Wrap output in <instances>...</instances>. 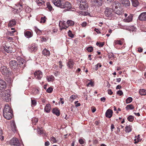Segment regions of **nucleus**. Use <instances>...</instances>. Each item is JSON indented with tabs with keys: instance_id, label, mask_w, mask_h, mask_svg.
<instances>
[{
	"instance_id": "1",
	"label": "nucleus",
	"mask_w": 146,
	"mask_h": 146,
	"mask_svg": "<svg viewBox=\"0 0 146 146\" xmlns=\"http://www.w3.org/2000/svg\"><path fill=\"white\" fill-rule=\"evenodd\" d=\"M13 111L9 104H6L3 111L4 117L7 119H10L13 116Z\"/></svg>"
},
{
	"instance_id": "2",
	"label": "nucleus",
	"mask_w": 146,
	"mask_h": 146,
	"mask_svg": "<svg viewBox=\"0 0 146 146\" xmlns=\"http://www.w3.org/2000/svg\"><path fill=\"white\" fill-rule=\"evenodd\" d=\"M77 3L79 5V8L81 10H86L88 8V4L85 0H78Z\"/></svg>"
},
{
	"instance_id": "3",
	"label": "nucleus",
	"mask_w": 146,
	"mask_h": 146,
	"mask_svg": "<svg viewBox=\"0 0 146 146\" xmlns=\"http://www.w3.org/2000/svg\"><path fill=\"white\" fill-rule=\"evenodd\" d=\"M9 143L13 146H20L21 144L18 139L16 138L13 137L9 141Z\"/></svg>"
},
{
	"instance_id": "4",
	"label": "nucleus",
	"mask_w": 146,
	"mask_h": 146,
	"mask_svg": "<svg viewBox=\"0 0 146 146\" xmlns=\"http://www.w3.org/2000/svg\"><path fill=\"white\" fill-rule=\"evenodd\" d=\"M113 13V11L111 8H107L104 12L105 15L108 17H110L112 16Z\"/></svg>"
},
{
	"instance_id": "5",
	"label": "nucleus",
	"mask_w": 146,
	"mask_h": 146,
	"mask_svg": "<svg viewBox=\"0 0 146 146\" xmlns=\"http://www.w3.org/2000/svg\"><path fill=\"white\" fill-rule=\"evenodd\" d=\"M0 70L1 73L3 75H5L10 73L11 72L10 71L8 70L7 67L4 66L1 67Z\"/></svg>"
},
{
	"instance_id": "6",
	"label": "nucleus",
	"mask_w": 146,
	"mask_h": 146,
	"mask_svg": "<svg viewBox=\"0 0 146 146\" xmlns=\"http://www.w3.org/2000/svg\"><path fill=\"white\" fill-rule=\"evenodd\" d=\"M71 7L70 4L68 2H66L64 3L63 2L60 8H65L66 10L68 11L70 9Z\"/></svg>"
},
{
	"instance_id": "7",
	"label": "nucleus",
	"mask_w": 146,
	"mask_h": 146,
	"mask_svg": "<svg viewBox=\"0 0 146 146\" xmlns=\"http://www.w3.org/2000/svg\"><path fill=\"white\" fill-rule=\"evenodd\" d=\"M17 60L18 61V64L20 67L23 68L25 66V61L24 59L21 58L20 57L17 58Z\"/></svg>"
},
{
	"instance_id": "8",
	"label": "nucleus",
	"mask_w": 146,
	"mask_h": 146,
	"mask_svg": "<svg viewBox=\"0 0 146 146\" xmlns=\"http://www.w3.org/2000/svg\"><path fill=\"white\" fill-rule=\"evenodd\" d=\"M9 65L12 69H15L17 68L18 64L17 62L15 60H12L10 61Z\"/></svg>"
},
{
	"instance_id": "9",
	"label": "nucleus",
	"mask_w": 146,
	"mask_h": 146,
	"mask_svg": "<svg viewBox=\"0 0 146 146\" xmlns=\"http://www.w3.org/2000/svg\"><path fill=\"white\" fill-rule=\"evenodd\" d=\"M34 76L38 80H40L42 77V72L40 70L36 71L34 74Z\"/></svg>"
},
{
	"instance_id": "10",
	"label": "nucleus",
	"mask_w": 146,
	"mask_h": 146,
	"mask_svg": "<svg viewBox=\"0 0 146 146\" xmlns=\"http://www.w3.org/2000/svg\"><path fill=\"white\" fill-rule=\"evenodd\" d=\"M22 6L21 3L18 4L17 5H16V7H15L14 10L15 12H16L17 13L20 12L22 9Z\"/></svg>"
},
{
	"instance_id": "11",
	"label": "nucleus",
	"mask_w": 146,
	"mask_h": 146,
	"mask_svg": "<svg viewBox=\"0 0 146 146\" xmlns=\"http://www.w3.org/2000/svg\"><path fill=\"white\" fill-rule=\"evenodd\" d=\"M139 20L143 21H146V12L141 13L138 17Z\"/></svg>"
},
{
	"instance_id": "12",
	"label": "nucleus",
	"mask_w": 146,
	"mask_h": 146,
	"mask_svg": "<svg viewBox=\"0 0 146 146\" xmlns=\"http://www.w3.org/2000/svg\"><path fill=\"white\" fill-rule=\"evenodd\" d=\"M52 2L56 6L61 8L63 1L61 0H54Z\"/></svg>"
},
{
	"instance_id": "13",
	"label": "nucleus",
	"mask_w": 146,
	"mask_h": 146,
	"mask_svg": "<svg viewBox=\"0 0 146 146\" xmlns=\"http://www.w3.org/2000/svg\"><path fill=\"white\" fill-rule=\"evenodd\" d=\"M119 3L116 1H114L112 3V10L114 11H115L116 9H118V8H119Z\"/></svg>"
},
{
	"instance_id": "14",
	"label": "nucleus",
	"mask_w": 146,
	"mask_h": 146,
	"mask_svg": "<svg viewBox=\"0 0 146 146\" xmlns=\"http://www.w3.org/2000/svg\"><path fill=\"white\" fill-rule=\"evenodd\" d=\"M102 1L100 0H91V2L93 5L98 6L101 5Z\"/></svg>"
},
{
	"instance_id": "15",
	"label": "nucleus",
	"mask_w": 146,
	"mask_h": 146,
	"mask_svg": "<svg viewBox=\"0 0 146 146\" xmlns=\"http://www.w3.org/2000/svg\"><path fill=\"white\" fill-rule=\"evenodd\" d=\"M6 87V84L5 82L2 79H0V90L5 89Z\"/></svg>"
},
{
	"instance_id": "16",
	"label": "nucleus",
	"mask_w": 146,
	"mask_h": 146,
	"mask_svg": "<svg viewBox=\"0 0 146 146\" xmlns=\"http://www.w3.org/2000/svg\"><path fill=\"white\" fill-rule=\"evenodd\" d=\"M113 111L111 109L108 110L106 113V117L110 118L112 115Z\"/></svg>"
},
{
	"instance_id": "17",
	"label": "nucleus",
	"mask_w": 146,
	"mask_h": 146,
	"mask_svg": "<svg viewBox=\"0 0 146 146\" xmlns=\"http://www.w3.org/2000/svg\"><path fill=\"white\" fill-rule=\"evenodd\" d=\"M120 2L126 7L129 6L130 5V3L129 0H121Z\"/></svg>"
},
{
	"instance_id": "18",
	"label": "nucleus",
	"mask_w": 146,
	"mask_h": 146,
	"mask_svg": "<svg viewBox=\"0 0 146 146\" xmlns=\"http://www.w3.org/2000/svg\"><path fill=\"white\" fill-rule=\"evenodd\" d=\"M51 107L50 105V104H47L46 105L45 108L44 110L47 113H49L50 111Z\"/></svg>"
},
{
	"instance_id": "19",
	"label": "nucleus",
	"mask_w": 146,
	"mask_h": 146,
	"mask_svg": "<svg viewBox=\"0 0 146 146\" xmlns=\"http://www.w3.org/2000/svg\"><path fill=\"white\" fill-rule=\"evenodd\" d=\"M16 21L14 19H12L9 21L8 24V26L9 27H12L16 25Z\"/></svg>"
},
{
	"instance_id": "20",
	"label": "nucleus",
	"mask_w": 146,
	"mask_h": 146,
	"mask_svg": "<svg viewBox=\"0 0 146 146\" xmlns=\"http://www.w3.org/2000/svg\"><path fill=\"white\" fill-rule=\"evenodd\" d=\"M53 113L55 114L57 116H59L60 115V111L57 108H54L52 110Z\"/></svg>"
},
{
	"instance_id": "21",
	"label": "nucleus",
	"mask_w": 146,
	"mask_h": 146,
	"mask_svg": "<svg viewBox=\"0 0 146 146\" xmlns=\"http://www.w3.org/2000/svg\"><path fill=\"white\" fill-rule=\"evenodd\" d=\"M133 16L131 15H130L127 18L124 19L123 21L126 22H129L131 21L132 20Z\"/></svg>"
},
{
	"instance_id": "22",
	"label": "nucleus",
	"mask_w": 146,
	"mask_h": 146,
	"mask_svg": "<svg viewBox=\"0 0 146 146\" xmlns=\"http://www.w3.org/2000/svg\"><path fill=\"white\" fill-rule=\"evenodd\" d=\"M115 13L118 15H122L123 12V9L120 7H119V9L115 10Z\"/></svg>"
},
{
	"instance_id": "23",
	"label": "nucleus",
	"mask_w": 146,
	"mask_h": 146,
	"mask_svg": "<svg viewBox=\"0 0 146 146\" xmlns=\"http://www.w3.org/2000/svg\"><path fill=\"white\" fill-rule=\"evenodd\" d=\"M50 52L46 48H44L42 51V53L45 56H48L50 55Z\"/></svg>"
},
{
	"instance_id": "24",
	"label": "nucleus",
	"mask_w": 146,
	"mask_h": 146,
	"mask_svg": "<svg viewBox=\"0 0 146 146\" xmlns=\"http://www.w3.org/2000/svg\"><path fill=\"white\" fill-rule=\"evenodd\" d=\"M4 48L5 51H6L7 53H11L13 52L12 48L10 46L7 47L5 46V47H4Z\"/></svg>"
},
{
	"instance_id": "25",
	"label": "nucleus",
	"mask_w": 146,
	"mask_h": 146,
	"mask_svg": "<svg viewBox=\"0 0 146 146\" xmlns=\"http://www.w3.org/2000/svg\"><path fill=\"white\" fill-rule=\"evenodd\" d=\"M25 36L27 38H30L33 36L32 33L30 32L27 31L24 33Z\"/></svg>"
},
{
	"instance_id": "26",
	"label": "nucleus",
	"mask_w": 146,
	"mask_h": 146,
	"mask_svg": "<svg viewBox=\"0 0 146 146\" xmlns=\"http://www.w3.org/2000/svg\"><path fill=\"white\" fill-rule=\"evenodd\" d=\"M132 2L133 6L136 7L139 5V3L137 0H131Z\"/></svg>"
},
{
	"instance_id": "27",
	"label": "nucleus",
	"mask_w": 146,
	"mask_h": 146,
	"mask_svg": "<svg viewBox=\"0 0 146 146\" xmlns=\"http://www.w3.org/2000/svg\"><path fill=\"white\" fill-rule=\"evenodd\" d=\"M9 92H7V95L6 97L3 98V99L5 101L8 102L10 99V95Z\"/></svg>"
},
{
	"instance_id": "28",
	"label": "nucleus",
	"mask_w": 146,
	"mask_h": 146,
	"mask_svg": "<svg viewBox=\"0 0 146 146\" xmlns=\"http://www.w3.org/2000/svg\"><path fill=\"white\" fill-rule=\"evenodd\" d=\"M30 50L31 51H35L37 49L36 46L35 44H32L30 47Z\"/></svg>"
},
{
	"instance_id": "29",
	"label": "nucleus",
	"mask_w": 146,
	"mask_h": 146,
	"mask_svg": "<svg viewBox=\"0 0 146 146\" xmlns=\"http://www.w3.org/2000/svg\"><path fill=\"white\" fill-rule=\"evenodd\" d=\"M38 6H40L42 4H44L45 3L44 0H35Z\"/></svg>"
},
{
	"instance_id": "30",
	"label": "nucleus",
	"mask_w": 146,
	"mask_h": 146,
	"mask_svg": "<svg viewBox=\"0 0 146 146\" xmlns=\"http://www.w3.org/2000/svg\"><path fill=\"white\" fill-rule=\"evenodd\" d=\"M74 65V63L73 61L71 60H70L68 62L67 64V66L69 67L70 68H72Z\"/></svg>"
},
{
	"instance_id": "31",
	"label": "nucleus",
	"mask_w": 146,
	"mask_h": 146,
	"mask_svg": "<svg viewBox=\"0 0 146 146\" xmlns=\"http://www.w3.org/2000/svg\"><path fill=\"white\" fill-rule=\"evenodd\" d=\"M8 91H9V92H10V91L9 90H8L7 91L6 90L5 91L1 92V97L2 99H3V98H4L7 95V92H8Z\"/></svg>"
},
{
	"instance_id": "32",
	"label": "nucleus",
	"mask_w": 146,
	"mask_h": 146,
	"mask_svg": "<svg viewBox=\"0 0 146 146\" xmlns=\"http://www.w3.org/2000/svg\"><path fill=\"white\" fill-rule=\"evenodd\" d=\"M32 123L33 125H35L38 121V118L36 117H33L32 119L31 120Z\"/></svg>"
},
{
	"instance_id": "33",
	"label": "nucleus",
	"mask_w": 146,
	"mask_h": 146,
	"mask_svg": "<svg viewBox=\"0 0 146 146\" xmlns=\"http://www.w3.org/2000/svg\"><path fill=\"white\" fill-rule=\"evenodd\" d=\"M134 108V107L132 104H129L127 105L126 107V109L127 110H133Z\"/></svg>"
},
{
	"instance_id": "34",
	"label": "nucleus",
	"mask_w": 146,
	"mask_h": 146,
	"mask_svg": "<svg viewBox=\"0 0 146 146\" xmlns=\"http://www.w3.org/2000/svg\"><path fill=\"white\" fill-rule=\"evenodd\" d=\"M139 93L141 95H146V90L143 89H141L139 90Z\"/></svg>"
},
{
	"instance_id": "35",
	"label": "nucleus",
	"mask_w": 146,
	"mask_h": 146,
	"mask_svg": "<svg viewBox=\"0 0 146 146\" xmlns=\"http://www.w3.org/2000/svg\"><path fill=\"white\" fill-rule=\"evenodd\" d=\"M67 23L68 26H72L74 25V22L71 20H68L67 22Z\"/></svg>"
},
{
	"instance_id": "36",
	"label": "nucleus",
	"mask_w": 146,
	"mask_h": 146,
	"mask_svg": "<svg viewBox=\"0 0 146 146\" xmlns=\"http://www.w3.org/2000/svg\"><path fill=\"white\" fill-rule=\"evenodd\" d=\"M77 96L75 95H73L71 96L70 98L69 101L71 102H72L73 100L75 99L76 98Z\"/></svg>"
},
{
	"instance_id": "37",
	"label": "nucleus",
	"mask_w": 146,
	"mask_h": 146,
	"mask_svg": "<svg viewBox=\"0 0 146 146\" xmlns=\"http://www.w3.org/2000/svg\"><path fill=\"white\" fill-rule=\"evenodd\" d=\"M132 101V98L131 97H129L126 100V102L127 104L129 103Z\"/></svg>"
},
{
	"instance_id": "38",
	"label": "nucleus",
	"mask_w": 146,
	"mask_h": 146,
	"mask_svg": "<svg viewBox=\"0 0 146 146\" xmlns=\"http://www.w3.org/2000/svg\"><path fill=\"white\" fill-rule=\"evenodd\" d=\"M68 27V26H66V24H64L61 27H60V30H62L63 29H66Z\"/></svg>"
},
{
	"instance_id": "39",
	"label": "nucleus",
	"mask_w": 146,
	"mask_h": 146,
	"mask_svg": "<svg viewBox=\"0 0 146 146\" xmlns=\"http://www.w3.org/2000/svg\"><path fill=\"white\" fill-rule=\"evenodd\" d=\"M11 128H16V125L14 121H12L11 123Z\"/></svg>"
},
{
	"instance_id": "40",
	"label": "nucleus",
	"mask_w": 146,
	"mask_h": 146,
	"mask_svg": "<svg viewBox=\"0 0 146 146\" xmlns=\"http://www.w3.org/2000/svg\"><path fill=\"white\" fill-rule=\"evenodd\" d=\"M127 119L129 121L132 122L133 121L134 118L133 116L132 115H130L127 117Z\"/></svg>"
},
{
	"instance_id": "41",
	"label": "nucleus",
	"mask_w": 146,
	"mask_h": 146,
	"mask_svg": "<svg viewBox=\"0 0 146 146\" xmlns=\"http://www.w3.org/2000/svg\"><path fill=\"white\" fill-rule=\"evenodd\" d=\"M115 44L122 45L123 44V42L120 40H117L115 41Z\"/></svg>"
},
{
	"instance_id": "42",
	"label": "nucleus",
	"mask_w": 146,
	"mask_h": 146,
	"mask_svg": "<svg viewBox=\"0 0 146 146\" xmlns=\"http://www.w3.org/2000/svg\"><path fill=\"white\" fill-rule=\"evenodd\" d=\"M35 31L36 34L38 35H40L42 33V31L40 30L37 28H36L35 29Z\"/></svg>"
},
{
	"instance_id": "43",
	"label": "nucleus",
	"mask_w": 146,
	"mask_h": 146,
	"mask_svg": "<svg viewBox=\"0 0 146 146\" xmlns=\"http://www.w3.org/2000/svg\"><path fill=\"white\" fill-rule=\"evenodd\" d=\"M42 128H37V131L38 134H42L43 133V131L41 129Z\"/></svg>"
},
{
	"instance_id": "44",
	"label": "nucleus",
	"mask_w": 146,
	"mask_h": 146,
	"mask_svg": "<svg viewBox=\"0 0 146 146\" xmlns=\"http://www.w3.org/2000/svg\"><path fill=\"white\" fill-rule=\"evenodd\" d=\"M68 36H69L71 38H73L74 37V35L70 30L68 32Z\"/></svg>"
},
{
	"instance_id": "45",
	"label": "nucleus",
	"mask_w": 146,
	"mask_h": 146,
	"mask_svg": "<svg viewBox=\"0 0 146 146\" xmlns=\"http://www.w3.org/2000/svg\"><path fill=\"white\" fill-rule=\"evenodd\" d=\"M47 7L50 11H51L52 9V7L51 5L47 3Z\"/></svg>"
},
{
	"instance_id": "46",
	"label": "nucleus",
	"mask_w": 146,
	"mask_h": 146,
	"mask_svg": "<svg viewBox=\"0 0 146 146\" xmlns=\"http://www.w3.org/2000/svg\"><path fill=\"white\" fill-rule=\"evenodd\" d=\"M50 139L51 141L53 142V143H56V140L55 138L54 137H51Z\"/></svg>"
},
{
	"instance_id": "47",
	"label": "nucleus",
	"mask_w": 146,
	"mask_h": 146,
	"mask_svg": "<svg viewBox=\"0 0 146 146\" xmlns=\"http://www.w3.org/2000/svg\"><path fill=\"white\" fill-rule=\"evenodd\" d=\"M52 88L51 87H49L46 90V92L49 93H51L52 91Z\"/></svg>"
},
{
	"instance_id": "48",
	"label": "nucleus",
	"mask_w": 146,
	"mask_h": 146,
	"mask_svg": "<svg viewBox=\"0 0 146 146\" xmlns=\"http://www.w3.org/2000/svg\"><path fill=\"white\" fill-rule=\"evenodd\" d=\"M46 21L45 17H41V18L40 23H44Z\"/></svg>"
},
{
	"instance_id": "49",
	"label": "nucleus",
	"mask_w": 146,
	"mask_h": 146,
	"mask_svg": "<svg viewBox=\"0 0 146 146\" xmlns=\"http://www.w3.org/2000/svg\"><path fill=\"white\" fill-rule=\"evenodd\" d=\"M31 104L32 105L35 106L36 105V102L35 100H31Z\"/></svg>"
},
{
	"instance_id": "50",
	"label": "nucleus",
	"mask_w": 146,
	"mask_h": 146,
	"mask_svg": "<svg viewBox=\"0 0 146 146\" xmlns=\"http://www.w3.org/2000/svg\"><path fill=\"white\" fill-rule=\"evenodd\" d=\"M87 50L88 52H91L92 51L93 48L91 46L87 48Z\"/></svg>"
},
{
	"instance_id": "51",
	"label": "nucleus",
	"mask_w": 146,
	"mask_h": 146,
	"mask_svg": "<svg viewBox=\"0 0 146 146\" xmlns=\"http://www.w3.org/2000/svg\"><path fill=\"white\" fill-rule=\"evenodd\" d=\"M96 44L97 46H99L100 47H102L104 45V44L102 43H99L98 42L96 43Z\"/></svg>"
},
{
	"instance_id": "52",
	"label": "nucleus",
	"mask_w": 146,
	"mask_h": 146,
	"mask_svg": "<svg viewBox=\"0 0 146 146\" xmlns=\"http://www.w3.org/2000/svg\"><path fill=\"white\" fill-rule=\"evenodd\" d=\"M108 58H109L111 59H112V58H113L114 55L113 53H110L108 55Z\"/></svg>"
},
{
	"instance_id": "53",
	"label": "nucleus",
	"mask_w": 146,
	"mask_h": 146,
	"mask_svg": "<svg viewBox=\"0 0 146 146\" xmlns=\"http://www.w3.org/2000/svg\"><path fill=\"white\" fill-rule=\"evenodd\" d=\"M125 129L124 130L126 133H129L132 130L131 128H125Z\"/></svg>"
},
{
	"instance_id": "54",
	"label": "nucleus",
	"mask_w": 146,
	"mask_h": 146,
	"mask_svg": "<svg viewBox=\"0 0 146 146\" xmlns=\"http://www.w3.org/2000/svg\"><path fill=\"white\" fill-rule=\"evenodd\" d=\"M90 85L91 86H94V83L92 81H90L88 83L87 85V86H88Z\"/></svg>"
},
{
	"instance_id": "55",
	"label": "nucleus",
	"mask_w": 146,
	"mask_h": 146,
	"mask_svg": "<svg viewBox=\"0 0 146 146\" xmlns=\"http://www.w3.org/2000/svg\"><path fill=\"white\" fill-rule=\"evenodd\" d=\"M64 24H65L64 21H60L59 23V26L60 27H61Z\"/></svg>"
},
{
	"instance_id": "56",
	"label": "nucleus",
	"mask_w": 146,
	"mask_h": 146,
	"mask_svg": "<svg viewBox=\"0 0 146 146\" xmlns=\"http://www.w3.org/2000/svg\"><path fill=\"white\" fill-rule=\"evenodd\" d=\"M131 30L132 31H135L136 30V28L134 27V26H131L130 27Z\"/></svg>"
},
{
	"instance_id": "57",
	"label": "nucleus",
	"mask_w": 146,
	"mask_h": 146,
	"mask_svg": "<svg viewBox=\"0 0 146 146\" xmlns=\"http://www.w3.org/2000/svg\"><path fill=\"white\" fill-rule=\"evenodd\" d=\"M16 31H12L9 32V34L10 36H13V33Z\"/></svg>"
},
{
	"instance_id": "58",
	"label": "nucleus",
	"mask_w": 146,
	"mask_h": 146,
	"mask_svg": "<svg viewBox=\"0 0 146 146\" xmlns=\"http://www.w3.org/2000/svg\"><path fill=\"white\" fill-rule=\"evenodd\" d=\"M79 142L81 144H83L84 143V141L83 139H80L79 140Z\"/></svg>"
},
{
	"instance_id": "59",
	"label": "nucleus",
	"mask_w": 146,
	"mask_h": 146,
	"mask_svg": "<svg viewBox=\"0 0 146 146\" xmlns=\"http://www.w3.org/2000/svg\"><path fill=\"white\" fill-rule=\"evenodd\" d=\"M117 94L120 96H121L123 94V92L121 90H119L117 92Z\"/></svg>"
},
{
	"instance_id": "60",
	"label": "nucleus",
	"mask_w": 146,
	"mask_h": 146,
	"mask_svg": "<svg viewBox=\"0 0 146 146\" xmlns=\"http://www.w3.org/2000/svg\"><path fill=\"white\" fill-rule=\"evenodd\" d=\"M87 23L86 22H84L82 24V27H85L87 25Z\"/></svg>"
},
{
	"instance_id": "61",
	"label": "nucleus",
	"mask_w": 146,
	"mask_h": 146,
	"mask_svg": "<svg viewBox=\"0 0 146 146\" xmlns=\"http://www.w3.org/2000/svg\"><path fill=\"white\" fill-rule=\"evenodd\" d=\"M108 93L110 95H111L113 93V92L111 91V89H109L108 90Z\"/></svg>"
},
{
	"instance_id": "62",
	"label": "nucleus",
	"mask_w": 146,
	"mask_h": 146,
	"mask_svg": "<svg viewBox=\"0 0 146 146\" xmlns=\"http://www.w3.org/2000/svg\"><path fill=\"white\" fill-rule=\"evenodd\" d=\"M50 145V143L49 141H47L45 143V146H48Z\"/></svg>"
},
{
	"instance_id": "63",
	"label": "nucleus",
	"mask_w": 146,
	"mask_h": 146,
	"mask_svg": "<svg viewBox=\"0 0 146 146\" xmlns=\"http://www.w3.org/2000/svg\"><path fill=\"white\" fill-rule=\"evenodd\" d=\"M143 49L141 48H138V51L139 52H142Z\"/></svg>"
},
{
	"instance_id": "64",
	"label": "nucleus",
	"mask_w": 146,
	"mask_h": 146,
	"mask_svg": "<svg viewBox=\"0 0 146 146\" xmlns=\"http://www.w3.org/2000/svg\"><path fill=\"white\" fill-rule=\"evenodd\" d=\"M95 31H96L98 34L100 33V31L98 29H95L94 30Z\"/></svg>"
}]
</instances>
